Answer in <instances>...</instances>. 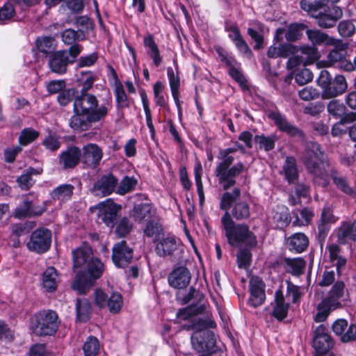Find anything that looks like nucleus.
I'll use <instances>...</instances> for the list:
<instances>
[{"mask_svg": "<svg viewBox=\"0 0 356 356\" xmlns=\"http://www.w3.org/2000/svg\"><path fill=\"white\" fill-rule=\"evenodd\" d=\"M167 74L169 79V83H170V87L172 92V95L173 97V99L175 100V102L176 104V106L180 111L181 110V106H180V102L179 99V88L180 85V81L179 75L177 74H175L174 72V70L172 67H168L167 69Z\"/></svg>", "mask_w": 356, "mask_h": 356, "instance_id": "37998d69", "label": "nucleus"}, {"mask_svg": "<svg viewBox=\"0 0 356 356\" xmlns=\"http://www.w3.org/2000/svg\"><path fill=\"white\" fill-rule=\"evenodd\" d=\"M301 160L314 183L323 187H326L329 184L332 170L335 168L330 162L318 143H308L302 153Z\"/></svg>", "mask_w": 356, "mask_h": 356, "instance_id": "f257e3e1", "label": "nucleus"}, {"mask_svg": "<svg viewBox=\"0 0 356 356\" xmlns=\"http://www.w3.org/2000/svg\"><path fill=\"white\" fill-rule=\"evenodd\" d=\"M252 254L248 249H241L237 253V262L239 268H246L250 264Z\"/></svg>", "mask_w": 356, "mask_h": 356, "instance_id": "69168bd1", "label": "nucleus"}, {"mask_svg": "<svg viewBox=\"0 0 356 356\" xmlns=\"http://www.w3.org/2000/svg\"><path fill=\"white\" fill-rule=\"evenodd\" d=\"M118 184V179L112 174L103 175L93 186L94 191L100 192L104 196L112 193Z\"/></svg>", "mask_w": 356, "mask_h": 356, "instance_id": "c756f323", "label": "nucleus"}, {"mask_svg": "<svg viewBox=\"0 0 356 356\" xmlns=\"http://www.w3.org/2000/svg\"><path fill=\"white\" fill-rule=\"evenodd\" d=\"M221 223L228 243L232 246L244 245L248 248L257 246V237L250 230L249 226L244 223H235L229 212H225L222 216Z\"/></svg>", "mask_w": 356, "mask_h": 356, "instance_id": "20e7f679", "label": "nucleus"}, {"mask_svg": "<svg viewBox=\"0 0 356 356\" xmlns=\"http://www.w3.org/2000/svg\"><path fill=\"white\" fill-rule=\"evenodd\" d=\"M337 30L342 38H347L355 33L356 28L351 21L343 20L339 23Z\"/></svg>", "mask_w": 356, "mask_h": 356, "instance_id": "5fc2aeb1", "label": "nucleus"}, {"mask_svg": "<svg viewBox=\"0 0 356 356\" xmlns=\"http://www.w3.org/2000/svg\"><path fill=\"white\" fill-rule=\"evenodd\" d=\"M99 101L90 93L80 92L74 99V112L86 113V115H100V120H103L108 114V108L104 105L98 107Z\"/></svg>", "mask_w": 356, "mask_h": 356, "instance_id": "1a4fd4ad", "label": "nucleus"}, {"mask_svg": "<svg viewBox=\"0 0 356 356\" xmlns=\"http://www.w3.org/2000/svg\"><path fill=\"white\" fill-rule=\"evenodd\" d=\"M39 135V132L32 128L24 129L19 137V143L22 145H26L38 138Z\"/></svg>", "mask_w": 356, "mask_h": 356, "instance_id": "bf43d9fd", "label": "nucleus"}, {"mask_svg": "<svg viewBox=\"0 0 356 356\" xmlns=\"http://www.w3.org/2000/svg\"><path fill=\"white\" fill-rule=\"evenodd\" d=\"M330 177H332L337 187L341 191L348 195H351L353 193V190L349 186L346 179L343 177L339 176L336 168L332 170V174L330 175Z\"/></svg>", "mask_w": 356, "mask_h": 356, "instance_id": "8fccbe9b", "label": "nucleus"}, {"mask_svg": "<svg viewBox=\"0 0 356 356\" xmlns=\"http://www.w3.org/2000/svg\"><path fill=\"white\" fill-rule=\"evenodd\" d=\"M81 33L82 35L81 37L78 31H76L72 29H65L61 34L62 41L67 45L75 44L76 41L83 40L84 34L83 32Z\"/></svg>", "mask_w": 356, "mask_h": 356, "instance_id": "6e6d98bb", "label": "nucleus"}, {"mask_svg": "<svg viewBox=\"0 0 356 356\" xmlns=\"http://www.w3.org/2000/svg\"><path fill=\"white\" fill-rule=\"evenodd\" d=\"M334 44H330L334 48L329 52L327 56V63L329 66L337 65L346 55V49L348 48L349 44L343 42L340 39H336Z\"/></svg>", "mask_w": 356, "mask_h": 356, "instance_id": "a878e982", "label": "nucleus"}, {"mask_svg": "<svg viewBox=\"0 0 356 356\" xmlns=\"http://www.w3.org/2000/svg\"><path fill=\"white\" fill-rule=\"evenodd\" d=\"M114 93L117 104L120 108H124L129 106L127 96L125 93L122 84L120 81H117L115 83Z\"/></svg>", "mask_w": 356, "mask_h": 356, "instance_id": "864d4df0", "label": "nucleus"}, {"mask_svg": "<svg viewBox=\"0 0 356 356\" xmlns=\"http://www.w3.org/2000/svg\"><path fill=\"white\" fill-rule=\"evenodd\" d=\"M143 42L144 46L147 48V55L152 59L154 65L159 67L161 64L163 58L160 54L158 45L154 41V36L150 34L148 35L144 38Z\"/></svg>", "mask_w": 356, "mask_h": 356, "instance_id": "f704fd0d", "label": "nucleus"}, {"mask_svg": "<svg viewBox=\"0 0 356 356\" xmlns=\"http://www.w3.org/2000/svg\"><path fill=\"white\" fill-rule=\"evenodd\" d=\"M70 63V57L66 50H59L51 54L48 58V66L50 70L57 74L66 73Z\"/></svg>", "mask_w": 356, "mask_h": 356, "instance_id": "f3484780", "label": "nucleus"}, {"mask_svg": "<svg viewBox=\"0 0 356 356\" xmlns=\"http://www.w3.org/2000/svg\"><path fill=\"white\" fill-rule=\"evenodd\" d=\"M45 206H34L32 201L26 198L15 210L14 217L22 219L26 217L40 216L46 211Z\"/></svg>", "mask_w": 356, "mask_h": 356, "instance_id": "393cba45", "label": "nucleus"}, {"mask_svg": "<svg viewBox=\"0 0 356 356\" xmlns=\"http://www.w3.org/2000/svg\"><path fill=\"white\" fill-rule=\"evenodd\" d=\"M155 252L162 257H172L180 247V241L174 236H163L156 241Z\"/></svg>", "mask_w": 356, "mask_h": 356, "instance_id": "aec40b11", "label": "nucleus"}, {"mask_svg": "<svg viewBox=\"0 0 356 356\" xmlns=\"http://www.w3.org/2000/svg\"><path fill=\"white\" fill-rule=\"evenodd\" d=\"M305 27L306 26L302 24H291L285 33L286 40L289 42H295L299 40L302 35V31Z\"/></svg>", "mask_w": 356, "mask_h": 356, "instance_id": "603ef678", "label": "nucleus"}, {"mask_svg": "<svg viewBox=\"0 0 356 356\" xmlns=\"http://www.w3.org/2000/svg\"><path fill=\"white\" fill-rule=\"evenodd\" d=\"M330 261L337 267L339 274L346 264V259L340 254L341 249L337 244H332L327 247Z\"/></svg>", "mask_w": 356, "mask_h": 356, "instance_id": "79ce46f5", "label": "nucleus"}, {"mask_svg": "<svg viewBox=\"0 0 356 356\" xmlns=\"http://www.w3.org/2000/svg\"><path fill=\"white\" fill-rule=\"evenodd\" d=\"M250 297L248 303L253 307H257L261 305L265 299V284L259 277H252L250 279L249 284Z\"/></svg>", "mask_w": 356, "mask_h": 356, "instance_id": "6ab92c4d", "label": "nucleus"}, {"mask_svg": "<svg viewBox=\"0 0 356 356\" xmlns=\"http://www.w3.org/2000/svg\"><path fill=\"white\" fill-rule=\"evenodd\" d=\"M177 300L182 305H186L191 302V305L186 308L180 309L177 316L178 318L183 320L188 319L191 316H195L201 314L204 309V306L202 304L204 296L199 290H197L193 286L189 289L188 293L183 291H178L176 294Z\"/></svg>", "mask_w": 356, "mask_h": 356, "instance_id": "6e6552de", "label": "nucleus"}, {"mask_svg": "<svg viewBox=\"0 0 356 356\" xmlns=\"http://www.w3.org/2000/svg\"><path fill=\"white\" fill-rule=\"evenodd\" d=\"M348 84L343 75L338 74L332 79L330 83L323 92L327 98H333L342 95L347 90Z\"/></svg>", "mask_w": 356, "mask_h": 356, "instance_id": "bb28decb", "label": "nucleus"}, {"mask_svg": "<svg viewBox=\"0 0 356 356\" xmlns=\"http://www.w3.org/2000/svg\"><path fill=\"white\" fill-rule=\"evenodd\" d=\"M300 56L304 61V66L314 63L320 58V53L314 44L303 45L299 49Z\"/></svg>", "mask_w": 356, "mask_h": 356, "instance_id": "a19ab883", "label": "nucleus"}, {"mask_svg": "<svg viewBox=\"0 0 356 356\" xmlns=\"http://www.w3.org/2000/svg\"><path fill=\"white\" fill-rule=\"evenodd\" d=\"M80 80L82 81V88L80 92L88 93V91L92 87L95 80L92 72H81Z\"/></svg>", "mask_w": 356, "mask_h": 356, "instance_id": "0e129e2a", "label": "nucleus"}, {"mask_svg": "<svg viewBox=\"0 0 356 356\" xmlns=\"http://www.w3.org/2000/svg\"><path fill=\"white\" fill-rule=\"evenodd\" d=\"M104 270V264L93 257L83 271H78L72 283V289L79 294H86L94 285L95 280L102 275Z\"/></svg>", "mask_w": 356, "mask_h": 356, "instance_id": "0eeeda50", "label": "nucleus"}, {"mask_svg": "<svg viewBox=\"0 0 356 356\" xmlns=\"http://www.w3.org/2000/svg\"><path fill=\"white\" fill-rule=\"evenodd\" d=\"M215 325L213 321L204 319H199L192 325V328L196 331L191 336V343L201 356H209L216 351L214 334L207 329Z\"/></svg>", "mask_w": 356, "mask_h": 356, "instance_id": "39448f33", "label": "nucleus"}, {"mask_svg": "<svg viewBox=\"0 0 356 356\" xmlns=\"http://www.w3.org/2000/svg\"><path fill=\"white\" fill-rule=\"evenodd\" d=\"M130 213L136 222H141L154 218L156 211L149 204H139L134 206Z\"/></svg>", "mask_w": 356, "mask_h": 356, "instance_id": "cd10ccee", "label": "nucleus"}, {"mask_svg": "<svg viewBox=\"0 0 356 356\" xmlns=\"http://www.w3.org/2000/svg\"><path fill=\"white\" fill-rule=\"evenodd\" d=\"M307 262L301 258H284V268L286 272L292 274L295 276H300L304 274Z\"/></svg>", "mask_w": 356, "mask_h": 356, "instance_id": "7c9ffc66", "label": "nucleus"}, {"mask_svg": "<svg viewBox=\"0 0 356 356\" xmlns=\"http://www.w3.org/2000/svg\"><path fill=\"white\" fill-rule=\"evenodd\" d=\"M42 172V168H34L30 167L25 170L17 179V182L22 189L28 190L34 184V180L33 179L32 176L40 175Z\"/></svg>", "mask_w": 356, "mask_h": 356, "instance_id": "4c0bfd02", "label": "nucleus"}, {"mask_svg": "<svg viewBox=\"0 0 356 356\" xmlns=\"http://www.w3.org/2000/svg\"><path fill=\"white\" fill-rule=\"evenodd\" d=\"M241 191L238 188H234L230 192L222 193L220 200V209L228 212L231 218H233L238 221L245 220L250 217V207L248 202L241 200Z\"/></svg>", "mask_w": 356, "mask_h": 356, "instance_id": "423d86ee", "label": "nucleus"}, {"mask_svg": "<svg viewBox=\"0 0 356 356\" xmlns=\"http://www.w3.org/2000/svg\"><path fill=\"white\" fill-rule=\"evenodd\" d=\"M42 286L47 292L56 291L59 282V275L53 266L48 267L42 273Z\"/></svg>", "mask_w": 356, "mask_h": 356, "instance_id": "2f4dec72", "label": "nucleus"}, {"mask_svg": "<svg viewBox=\"0 0 356 356\" xmlns=\"http://www.w3.org/2000/svg\"><path fill=\"white\" fill-rule=\"evenodd\" d=\"M145 236L154 238V243H156L163 236V229L161 224L154 218L147 222L144 229Z\"/></svg>", "mask_w": 356, "mask_h": 356, "instance_id": "c03bdc74", "label": "nucleus"}, {"mask_svg": "<svg viewBox=\"0 0 356 356\" xmlns=\"http://www.w3.org/2000/svg\"><path fill=\"white\" fill-rule=\"evenodd\" d=\"M76 318L79 321L85 322L90 318L91 306L86 298H78L76 304Z\"/></svg>", "mask_w": 356, "mask_h": 356, "instance_id": "a18cd8bd", "label": "nucleus"}, {"mask_svg": "<svg viewBox=\"0 0 356 356\" xmlns=\"http://www.w3.org/2000/svg\"><path fill=\"white\" fill-rule=\"evenodd\" d=\"M275 298V305L272 315L278 321H282L286 317L289 305L285 303L284 298L281 291H276Z\"/></svg>", "mask_w": 356, "mask_h": 356, "instance_id": "c9c22d12", "label": "nucleus"}, {"mask_svg": "<svg viewBox=\"0 0 356 356\" xmlns=\"http://www.w3.org/2000/svg\"><path fill=\"white\" fill-rule=\"evenodd\" d=\"M234 32L235 38H233V41L234 42L235 45L241 52H242L247 57L250 58L252 54L251 49L249 48L245 41L241 37L240 32H238L236 29H234Z\"/></svg>", "mask_w": 356, "mask_h": 356, "instance_id": "680f3d73", "label": "nucleus"}, {"mask_svg": "<svg viewBox=\"0 0 356 356\" xmlns=\"http://www.w3.org/2000/svg\"><path fill=\"white\" fill-rule=\"evenodd\" d=\"M78 91L75 88H70L63 90L58 95L57 99L61 106H66L72 100H74Z\"/></svg>", "mask_w": 356, "mask_h": 356, "instance_id": "e2e57ef3", "label": "nucleus"}, {"mask_svg": "<svg viewBox=\"0 0 356 356\" xmlns=\"http://www.w3.org/2000/svg\"><path fill=\"white\" fill-rule=\"evenodd\" d=\"M337 238L341 243H346L348 240L356 241V220L343 222L338 229Z\"/></svg>", "mask_w": 356, "mask_h": 356, "instance_id": "72a5a7b5", "label": "nucleus"}, {"mask_svg": "<svg viewBox=\"0 0 356 356\" xmlns=\"http://www.w3.org/2000/svg\"><path fill=\"white\" fill-rule=\"evenodd\" d=\"M238 149H240L243 153L245 152V148L238 143L234 147L221 149L218 152V159L220 161L217 164L214 173L218 179V184L222 186L225 191L234 186L236 184V177L247 170L241 162L232 166L234 161L232 154Z\"/></svg>", "mask_w": 356, "mask_h": 356, "instance_id": "f03ea898", "label": "nucleus"}, {"mask_svg": "<svg viewBox=\"0 0 356 356\" xmlns=\"http://www.w3.org/2000/svg\"><path fill=\"white\" fill-rule=\"evenodd\" d=\"M268 117L274 122L280 131L293 137L302 138L304 136L302 131L291 124L286 116L279 111H270L268 113Z\"/></svg>", "mask_w": 356, "mask_h": 356, "instance_id": "dca6fc26", "label": "nucleus"}, {"mask_svg": "<svg viewBox=\"0 0 356 356\" xmlns=\"http://www.w3.org/2000/svg\"><path fill=\"white\" fill-rule=\"evenodd\" d=\"M51 243V231L45 228H39L31 233L26 246L30 251L42 254L49 250Z\"/></svg>", "mask_w": 356, "mask_h": 356, "instance_id": "9b49d317", "label": "nucleus"}, {"mask_svg": "<svg viewBox=\"0 0 356 356\" xmlns=\"http://www.w3.org/2000/svg\"><path fill=\"white\" fill-rule=\"evenodd\" d=\"M286 245L289 251L301 253L307 248L309 238L303 233H296L286 239Z\"/></svg>", "mask_w": 356, "mask_h": 356, "instance_id": "c85d7f7f", "label": "nucleus"}, {"mask_svg": "<svg viewBox=\"0 0 356 356\" xmlns=\"http://www.w3.org/2000/svg\"><path fill=\"white\" fill-rule=\"evenodd\" d=\"M312 79V72L307 68H304L300 71H298L295 75V81L300 86L307 84L311 81Z\"/></svg>", "mask_w": 356, "mask_h": 356, "instance_id": "338daca9", "label": "nucleus"}, {"mask_svg": "<svg viewBox=\"0 0 356 356\" xmlns=\"http://www.w3.org/2000/svg\"><path fill=\"white\" fill-rule=\"evenodd\" d=\"M95 304L99 308H108L111 313L116 314L122 308L123 300L120 293L113 292L110 295L102 289H97L95 292Z\"/></svg>", "mask_w": 356, "mask_h": 356, "instance_id": "f8f14e48", "label": "nucleus"}, {"mask_svg": "<svg viewBox=\"0 0 356 356\" xmlns=\"http://www.w3.org/2000/svg\"><path fill=\"white\" fill-rule=\"evenodd\" d=\"M134 250L125 241L115 243L112 248V261L118 268H125L133 260Z\"/></svg>", "mask_w": 356, "mask_h": 356, "instance_id": "4468645a", "label": "nucleus"}, {"mask_svg": "<svg viewBox=\"0 0 356 356\" xmlns=\"http://www.w3.org/2000/svg\"><path fill=\"white\" fill-rule=\"evenodd\" d=\"M299 97L304 101L314 100L319 97L318 91L312 87H305L298 92Z\"/></svg>", "mask_w": 356, "mask_h": 356, "instance_id": "774afa93", "label": "nucleus"}, {"mask_svg": "<svg viewBox=\"0 0 356 356\" xmlns=\"http://www.w3.org/2000/svg\"><path fill=\"white\" fill-rule=\"evenodd\" d=\"M296 219L293 222V225L305 226L307 225L314 216V211L312 209L306 207L300 211V217L297 213L293 212Z\"/></svg>", "mask_w": 356, "mask_h": 356, "instance_id": "09e8293b", "label": "nucleus"}, {"mask_svg": "<svg viewBox=\"0 0 356 356\" xmlns=\"http://www.w3.org/2000/svg\"><path fill=\"white\" fill-rule=\"evenodd\" d=\"M282 170L287 181L289 184L294 183L298 178L296 159L293 156L286 157Z\"/></svg>", "mask_w": 356, "mask_h": 356, "instance_id": "58836bf2", "label": "nucleus"}, {"mask_svg": "<svg viewBox=\"0 0 356 356\" xmlns=\"http://www.w3.org/2000/svg\"><path fill=\"white\" fill-rule=\"evenodd\" d=\"M334 346V341L328 334L326 327L320 325L314 332L312 346L315 350L314 356L325 355Z\"/></svg>", "mask_w": 356, "mask_h": 356, "instance_id": "ddd939ff", "label": "nucleus"}, {"mask_svg": "<svg viewBox=\"0 0 356 356\" xmlns=\"http://www.w3.org/2000/svg\"><path fill=\"white\" fill-rule=\"evenodd\" d=\"M330 0H300L301 9L316 19L322 29L334 27L343 16L342 10L337 6H329Z\"/></svg>", "mask_w": 356, "mask_h": 356, "instance_id": "7ed1b4c3", "label": "nucleus"}, {"mask_svg": "<svg viewBox=\"0 0 356 356\" xmlns=\"http://www.w3.org/2000/svg\"><path fill=\"white\" fill-rule=\"evenodd\" d=\"M309 40L315 47L316 45H326L334 44L335 38L330 36L328 34L321 32L316 29H307L306 31Z\"/></svg>", "mask_w": 356, "mask_h": 356, "instance_id": "473e14b6", "label": "nucleus"}, {"mask_svg": "<svg viewBox=\"0 0 356 356\" xmlns=\"http://www.w3.org/2000/svg\"><path fill=\"white\" fill-rule=\"evenodd\" d=\"M133 229V224L127 217H123L119 221L115 229V233L119 237H125Z\"/></svg>", "mask_w": 356, "mask_h": 356, "instance_id": "13d9d810", "label": "nucleus"}, {"mask_svg": "<svg viewBox=\"0 0 356 356\" xmlns=\"http://www.w3.org/2000/svg\"><path fill=\"white\" fill-rule=\"evenodd\" d=\"M100 115H86L74 112V115L70 120V126L74 131H86L90 128L92 123L100 122Z\"/></svg>", "mask_w": 356, "mask_h": 356, "instance_id": "5701e85b", "label": "nucleus"}, {"mask_svg": "<svg viewBox=\"0 0 356 356\" xmlns=\"http://www.w3.org/2000/svg\"><path fill=\"white\" fill-rule=\"evenodd\" d=\"M73 261V270L78 274V271H83L88 263L92 259V252L90 247L82 246L77 248L72 252Z\"/></svg>", "mask_w": 356, "mask_h": 356, "instance_id": "b1692460", "label": "nucleus"}, {"mask_svg": "<svg viewBox=\"0 0 356 356\" xmlns=\"http://www.w3.org/2000/svg\"><path fill=\"white\" fill-rule=\"evenodd\" d=\"M35 44L40 52L49 56L54 53L57 47L56 40L51 36L38 37L35 41Z\"/></svg>", "mask_w": 356, "mask_h": 356, "instance_id": "ea45409f", "label": "nucleus"}, {"mask_svg": "<svg viewBox=\"0 0 356 356\" xmlns=\"http://www.w3.org/2000/svg\"><path fill=\"white\" fill-rule=\"evenodd\" d=\"M58 324V316L54 311H42L34 316L32 328L36 335H53L56 332Z\"/></svg>", "mask_w": 356, "mask_h": 356, "instance_id": "9d476101", "label": "nucleus"}, {"mask_svg": "<svg viewBox=\"0 0 356 356\" xmlns=\"http://www.w3.org/2000/svg\"><path fill=\"white\" fill-rule=\"evenodd\" d=\"M81 150L76 146L72 145L63 151L58 156V163L65 170L75 168L80 161Z\"/></svg>", "mask_w": 356, "mask_h": 356, "instance_id": "412c9836", "label": "nucleus"}, {"mask_svg": "<svg viewBox=\"0 0 356 356\" xmlns=\"http://www.w3.org/2000/svg\"><path fill=\"white\" fill-rule=\"evenodd\" d=\"M103 157L102 149L95 143H88L81 150V162L91 168H97Z\"/></svg>", "mask_w": 356, "mask_h": 356, "instance_id": "a211bd4d", "label": "nucleus"}, {"mask_svg": "<svg viewBox=\"0 0 356 356\" xmlns=\"http://www.w3.org/2000/svg\"><path fill=\"white\" fill-rule=\"evenodd\" d=\"M122 207L111 200L98 204V219L106 224L108 227H113L119 217V213Z\"/></svg>", "mask_w": 356, "mask_h": 356, "instance_id": "2eb2a0df", "label": "nucleus"}, {"mask_svg": "<svg viewBox=\"0 0 356 356\" xmlns=\"http://www.w3.org/2000/svg\"><path fill=\"white\" fill-rule=\"evenodd\" d=\"M138 184V180L134 177L124 176L117 188V193L123 195L132 192Z\"/></svg>", "mask_w": 356, "mask_h": 356, "instance_id": "de8ad7c7", "label": "nucleus"}, {"mask_svg": "<svg viewBox=\"0 0 356 356\" xmlns=\"http://www.w3.org/2000/svg\"><path fill=\"white\" fill-rule=\"evenodd\" d=\"M191 275L188 269L184 266L175 268L168 275V283L175 289L186 288L190 283Z\"/></svg>", "mask_w": 356, "mask_h": 356, "instance_id": "4be33fe9", "label": "nucleus"}, {"mask_svg": "<svg viewBox=\"0 0 356 356\" xmlns=\"http://www.w3.org/2000/svg\"><path fill=\"white\" fill-rule=\"evenodd\" d=\"M84 356H97L99 353L100 343L97 337L90 336L83 345Z\"/></svg>", "mask_w": 356, "mask_h": 356, "instance_id": "49530a36", "label": "nucleus"}, {"mask_svg": "<svg viewBox=\"0 0 356 356\" xmlns=\"http://www.w3.org/2000/svg\"><path fill=\"white\" fill-rule=\"evenodd\" d=\"M327 111L330 115L338 119L345 114L346 108L339 100L332 99L327 104Z\"/></svg>", "mask_w": 356, "mask_h": 356, "instance_id": "3c124183", "label": "nucleus"}, {"mask_svg": "<svg viewBox=\"0 0 356 356\" xmlns=\"http://www.w3.org/2000/svg\"><path fill=\"white\" fill-rule=\"evenodd\" d=\"M74 190V186L72 184H61L51 192L50 196L54 200L63 202L69 200L72 197Z\"/></svg>", "mask_w": 356, "mask_h": 356, "instance_id": "e433bc0d", "label": "nucleus"}, {"mask_svg": "<svg viewBox=\"0 0 356 356\" xmlns=\"http://www.w3.org/2000/svg\"><path fill=\"white\" fill-rule=\"evenodd\" d=\"M216 53L218 54V58L222 63H224L228 69L233 65H237V60L231 56L226 50L221 47H215Z\"/></svg>", "mask_w": 356, "mask_h": 356, "instance_id": "052dcab7", "label": "nucleus"}, {"mask_svg": "<svg viewBox=\"0 0 356 356\" xmlns=\"http://www.w3.org/2000/svg\"><path fill=\"white\" fill-rule=\"evenodd\" d=\"M140 96L143 103V108L145 113L146 122L148 128L149 129L152 134L154 133V128L152 120L151 111L149 106V100L147 95L144 90L140 91Z\"/></svg>", "mask_w": 356, "mask_h": 356, "instance_id": "4d7b16f0", "label": "nucleus"}]
</instances>
